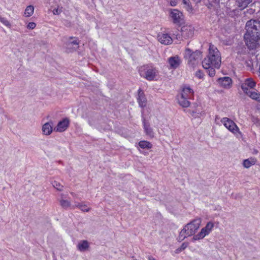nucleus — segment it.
Wrapping results in <instances>:
<instances>
[{
    "label": "nucleus",
    "mask_w": 260,
    "mask_h": 260,
    "mask_svg": "<svg viewBox=\"0 0 260 260\" xmlns=\"http://www.w3.org/2000/svg\"><path fill=\"white\" fill-rule=\"evenodd\" d=\"M244 36L245 43L249 49H253L260 43V23L251 19L246 22Z\"/></svg>",
    "instance_id": "nucleus-1"
},
{
    "label": "nucleus",
    "mask_w": 260,
    "mask_h": 260,
    "mask_svg": "<svg viewBox=\"0 0 260 260\" xmlns=\"http://www.w3.org/2000/svg\"><path fill=\"white\" fill-rule=\"evenodd\" d=\"M221 64V55L217 48L214 45L210 44L209 48V53L207 57L202 61V66L204 68H209L210 66L219 69Z\"/></svg>",
    "instance_id": "nucleus-2"
},
{
    "label": "nucleus",
    "mask_w": 260,
    "mask_h": 260,
    "mask_svg": "<svg viewBox=\"0 0 260 260\" xmlns=\"http://www.w3.org/2000/svg\"><path fill=\"white\" fill-rule=\"evenodd\" d=\"M139 73L141 77L147 80L152 81L156 77L157 71L155 68L147 64L140 68Z\"/></svg>",
    "instance_id": "nucleus-3"
},
{
    "label": "nucleus",
    "mask_w": 260,
    "mask_h": 260,
    "mask_svg": "<svg viewBox=\"0 0 260 260\" xmlns=\"http://www.w3.org/2000/svg\"><path fill=\"white\" fill-rule=\"evenodd\" d=\"M201 223V219L197 218L187 223L183 228L184 231L186 232L188 236L193 235L199 229Z\"/></svg>",
    "instance_id": "nucleus-4"
},
{
    "label": "nucleus",
    "mask_w": 260,
    "mask_h": 260,
    "mask_svg": "<svg viewBox=\"0 0 260 260\" xmlns=\"http://www.w3.org/2000/svg\"><path fill=\"white\" fill-rule=\"evenodd\" d=\"M202 52L200 51L196 50L192 51L189 48H186L184 54V58L188 61V63L193 65L196 63V60L200 59Z\"/></svg>",
    "instance_id": "nucleus-5"
},
{
    "label": "nucleus",
    "mask_w": 260,
    "mask_h": 260,
    "mask_svg": "<svg viewBox=\"0 0 260 260\" xmlns=\"http://www.w3.org/2000/svg\"><path fill=\"white\" fill-rule=\"evenodd\" d=\"M221 122L226 128L233 134L240 133L238 127L232 120L227 117H224L221 119Z\"/></svg>",
    "instance_id": "nucleus-6"
},
{
    "label": "nucleus",
    "mask_w": 260,
    "mask_h": 260,
    "mask_svg": "<svg viewBox=\"0 0 260 260\" xmlns=\"http://www.w3.org/2000/svg\"><path fill=\"white\" fill-rule=\"evenodd\" d=\"M170 16L174 24L180 25L183 20L184 16L181 12L177 9H171Z\"/></svg>",
    "instance_id": "nucleus-7"
},
{
    "label": "nucleus",
    "mask_w": 260,
    "mask_h": 260,
    "mask_svg": "<svg viewBox=\"0 0 260 260\" xmlns=\"http://www.w3.org/2000/svg\"><path fill=\"white\" fill-rule=\"evenodd\" d=\"M194 32V28L191 25L186 24L181 28V36L185 39H189L193 37Z\"/></svg>",
    "instance_id": "nucleus-8"
},
{
    "label": "nucleus",
    "mask_w": 260,
    "mask_h": 260,
    "mask_svg": "<svg viewBox=\"0 0 260 260\" xmlns=\"http://www.w3.org/2000/svg\"><path fill=\"white\" fill-rule=\"evenodd\" d=\"M256 85V83L251 79L248 78L245 80L244 82L241 84V88L243 92L246 94L252 90Z\"/></svg>",
    "instance_id": "nucleus-9"
},
{
    "label": "nucleus",
    "mask_w": 260,
    "mask_h": 260,
    "mask_svg": "<svg viewBox=\"0 0 260 260\" xmlns=\"http://www.w3.org/2000/svg\"><path fill=\"white\" fill-rule=\"evenodd\" d=\"M69 120L68 118H64L58 123L54 130L56 132H62L69 127Z\"/></svg>",
    "instance_id": "nucleus-10"
},
{
    "label": "nucleus",
    "mask_w": 260,
    "mask_h": 260,
    "mask_svg": "<svg viewBox=\"0 0 260 260\" xmlns=\"http://www.w3.org/2000/svg\"><path fill=\"white\" fill-rule=\"evenodd\" d=\"M157 39L158 41L161 44L165 45H169L171 44L172 42V39L167 34H160L157 36Z\"/></svg>",
    "instance_id": "nucleus-11"
},
{
    "label": "nucleus",
    "mask_w": 260,
    "mask_h": 260,
    "mask_svg": "<svg viewBox=\"0 0 260 260\" xmlns=\"http://www.w3.org/2000/svg\"><path fill=\"white\" fill-rule=\"evenodd\" d=\"M79 42L77 39L73 37H70L69 40L66 43L67 47L69 49L76 50L79 47Z\"/></svg>",
    "instance_id": "nucleus-12"
},
{
    "label": "nucleus",
    "mask_w": 260,
    "mask_h": 260,
    "mask_svg": "<svg viewBox=\"0 0 260 260\" xmlns=\"http://www.w3.org/2000/svg\"><path fill=\"white\" fill-rule=\"evenodd\" d=\"M218 82L221 86L225 88H230L232 86V79L229 77H224L219 78Z\"/></svg>",
    "instance_id": "nucleus-13"
},
{
    "label": "nucleus",
    "mask_w": 260,
    "mask_h": 260,
    "mask_svg": "<svg viewBox=\"0 0 260 260\" xmlns=\"http://www.w3.org/2000/svg\"><path fill=\"white\" fill-rule=\"evenodd\" d=\"M137 101L140 107L141 108H144L146 106L147 100L144 92L141 89H139L138 90Z\"/></svg>",
    "instance_id": "nucleus-14"
},
{
    "label": "nucleus",
    "mask_w": 260,
    "mask_h": 260,
    "mask_svg": "<svg viewBox=\"0 0 260 260\" xmlns=\"http://www.w3.org/2000/svg\"><path fill=\"white\" fill-rule=\"evenodd\" d=\"M52 122H48L45 123L43 126L42 128L43 134L45 135H50L52 132L53 127H52Z\"/></svg>",
    "instance_id": "nucleus-15"
},
{
    "label": "nucleus",
    "mask_w": 260,
    "mask_h": 260,
    "mask_svg": "<svg viewBox=\"0 0 260 260\" xmlns=\"http://www.w3.org/2000/svg\"><path fill=\"white\" fill-rule=\"evenodd\" d=\"M180 96L184 97L185 98H188L189 99H191L193 96V91L189 87H184L183 88L182 90V92Z\"/></svg>",
    "instance_id": "nucleus-16"
},
{
    "label": "nucleus",
    "mask_w": 260,
    "mask_h": 260,
    "mask_svg": "<svg viewBox=\"0 0 260 260\" xmlns=\"http://www.w3.org/2000/svg\"><path fill=\"white\" fill-rule=\"evenodd\" d=\"M61 198L59 200V204L62 208L67 209L68 208L74 209L75 206V205L72 206L71 203L70 201L64 199L62 197L63 194H61Z\"/></svg>",
    "instance_id": "nucleus-17"
},
{
    "label": "nucleus",
    "mask_w": 260,
    "mask_h": 260,
    "mask_svg": "<svg viewBox=\"0 0 260 260\" xmlns=\"http://www.w3.org/2000/svg\"><path fill=\"white\" fill-rule=\"evenodd\" d=\"M168 63L172 68H177L180 63V60L178 56L171 57L168 59Z\"/></svg>",
    "instance_id": "nucleus-18"
},
{
    "label": "nucleus",
    "mask_w": 260,
    "mask_h": 260,
    "mask_svg": "<svg viewBox=\"0 0 260 260\" xmlns=\"http://www.w3.org/2000/svg\"><path fill=\"white\" fill-rule=\"evenodd\" d=\"M143 125L146 134L150 138H153L154 133L152 129L150 127L149 123L146 122L145 119H143Z\"/></svg>",
    "instance_id": "nucleus-19"
},
{
    "label": "nucleus",
    "mask_w": 260,
    "mask_h": 260,
    "mask_svg": "<svg viewBox=\"0 0 260 260\" xmlns=\"http://www.w3.org/2000/svg\"><path fill=\"white\" fill-rule=\"evenodd\" d=\"M77 247L79 251L83 252L89 249V243L87 240H82L78 243Z\"/></svg>",
    "instance_id": "nucleus-20"
},
{
    "label": "nucleus",
    "mask_w": 260,
    "mask_h": 260,
    "mask_svg": "<svg viewBox=\"0 0 260 260\" xmlns=\"http://www.w3.org/2000/svg\"><path fill=\"white\" fill-rule=\"evenodd\" d=\"M246 94L253 100L260 103V92L255 89H253L246 93Z\"/></svg>",
    "instance_id": "nucleus-21"
},
{
    "label": "nucleus",
    "mask_w": 260,
    "mask_h": 260,
    "mask_svg": "<svg viewBox=\"0 0 260 260\" xmlns=\"http://www.w3.org/2000/svg\"><path fill=\"white\" fill-rule=\"evenodd\" d=\"M253 0H237V6L241 9L243 10L247 8L249 4L252 2Z\"/></svg>",
    "instance_id": "nucleus-22"
},
{
    "label": "nucleus",
    "mask_w": 260,
    "mask_h": 260,
    "mask_svg": "<svg viewBox=\"0 0 260 260\" xmlns=\"http://www.w3.org/2000/svg\"><path fill=\"white\" fill-rule=\"evenodd\" d=\"M209 233L208 232L203 228L201 232L198 234L194 235L193 237V240H198L203 239L206 235H208Z\"/></svg>",
    "instance_id": "nucleus-23"
},
{
    "label": "nucleus",
    "mask_w": 260,
    "mask_h": 260,
    "mask_svg": "<svg viewBox=\"0 0 260 260\" xmlns=\"http://www.w3.org/2000/svg\"><path fill=\"white\" fill-rule=\"evenodd\" d=\"M188 98L180 96L178 98V102L180 106L183 107H188L190 105V102H189Z\"/></svg>",
    "instance_id": "nucleus-24"
},
{
    "label": "nucleus",
    "mask_w": 260,
    "mask_h": 260,
    "mask_svg": "<svg viewBox=\"0 0 260 260\" xmlns=\"http://www.w3.org/2000/svg\"><path fill=\"white\" fill-rule=\"evenodd\" d=\"M34 12V7L31 5L27 6L24 11V15L26 17L31 16Z\"/></svg>",
    "instance_id": "nucleus-25"
},
{
    "label": "nucleus",
    "mask_w": 260,
    "mask_h": 260,
    "mask_svg": "<svg viewBox=\"0 0 260 260\" xmlns=\"http://www.w3.org/2000/svg\"><path fill=\"white\" fill-rule=\"evenodd\" d=\"M139 145L142 149H150L152 147V144L146 141H141L139 143Z\"/></svg>",
    "instance_id": "nucleus-26"
},
{
    "label": "nucleus",
    "mask_w": 260,
    "mask_h": 260,
    "mask_svg": "<svg viewBox=\"0 0 260 260\" xmlns=\"http://www.w3.org/2000/svg\"><path fill=\"white\" fill-rule=\"evenodd\" d=\"M75 207H78L84 212H88L90 210V208L88 207L87 205L82 203H75Z\"/></svg>",
    "instance_id": "nucleus-27"
},
{
    "label": "nucleus",
    "mask_w": 260,
    "mask_h": 260,
    "mask_svg": "<svg viewBox=\"0 0 260 260\" xmlns=\"http://www.w3.org/2000/svg\"><path fill=\"white\" fill-rule=\"evenodd\" d=\"M254 164L255 161L254 159H247L243 161V165L245 168H248Z\"/></svg>",
    "instance_id": "nucleus-28"
},
{
    "label": "nucleus",
    "mask_w": 260,
    "mask_h": 260,
    "mask_svg": "<svg viewBox=\"0 0 260 260\" xmlns=\"http://www.w3.org/2000/svg\"><path fill=\"white\" fill-rule=\"evenodd\" d=\"M0 22H2L4 25L8 27V28H11V24L6 18L3 17L0 15Z\"/></svg>",
    "instance_id": "nucleus-29"
},
{
    "label": "nucleus",
    "mask_w": 260,
    "mask_h": 260,
    "mask_svg": "<svg viewBox=\"0 0 260 260\" xmlns=\"http://www.w3.org/2000/svg\"><path fill=\"white\" fill-rule=\"evenodd\" d=\"M186 234V232L184 231V229H183L181 232H180L178 238V240L179 241H183L186 237H188Z\"/></svg>",
    "instance_id": "nucleus-30"
},
{
    "label": "nucleus",
    "mask_w": 260,
    "mask_h": 260,
    "mask_svg": "<svg viewBox=\"0 0 260 260\" xmlns=\"http://www.w3.org/2000/svg\"><path fill=\"white\" fill-rule=\"evenodd\" d=\"M210 68H205L206 70H208L207 72L208 73V75L210 77H213L215 74V70L214 69V67L213 66H210Z\"/></svg>",
    "instance_id": "nucleus-31"
},
{
    "label": "nucleus",
    "mask_w": 260,
    "mask_h": 260,
    "mask_svg": "<svg viewBox=\"0 0 260 260\" xmlns=\"http://www.w3.org/2000/svg\"><path fill=\"white\" fill-rule=\"evenodd\" d=\"M53 186L54 188H55L57 190L61 191L62 190L63 186L61 185L59 183L57 182L56 181H54L52 183Z\"/></svg>",
    "instance_id": "nucleus-32"
},
{
    "label": "nucleus",
    "mask_w": 260,
    "mask_h": 260,
    "mask_svg": "<svg viewBox=\"0 0 260 260\" xmlns=\"http://www.w3.org/2000/svg\"><path fill=\"white\" fill-rule=\"evenodd\" d=\"M213 227L214 223L212 222H209L207 223L206 226L204 227V229H205L208 232V233H210Z\"/></svg>",
    "instance_id": "nucleus-33"
},
{
    "label": "nucleus",
    "mask_w": 260,
    "mask_h": 260,
    "mask_svg": "<svg viewBox=\"0 0 260 260\" xmlns=\"http://www.w3.org/2000/svg\"><path fill=\"white\" fill-rule=\"evenodd\" d=\"M36 26V24L35 22H29L27 25V28L29 29H33Z\"/></svg>",
    "instance_id": "nucleus-34"
},
{
    "label": "nucleus",
    "mask_w": 260,
    "mask_h": 260,
    "mask_svg": "<svg viewBox=\"0 0 260 260\" xmlns=\"http://www.w3.org/2000/svg\"><path fill=\"white\" fill-rule=\"evenodd\" d=\"M196 76L199 79H202L204 76V74L201 70H199L196 73Z\"/></svg>",
    "instance_id": "nucleus-35"
},
{
    "label": "nucleus",
    "mask_w": 260,
    "mask_h": 260,
    "mask_svg": "<svg viewBox=\"0 0 260 260\" xmlns=\"http://www.w3.org/2000/svg\"><path fill=\"white\" fill-rule=\"evenodd\" d=\"M188 246L187 243H183L180 246V247L178 249L180 251L183 250L185 249Z\"/></svg>",
    "instance_id": "nucleus-36"
},
{
    "label": "nucleus",
    "mask_w": 260,
    "mask_h": 260,
    "mask_svg": "<svg viewBox=\"0 0 260 260\" xmlns=\"http://www.w3.org/2000/svg\"><path fill=\"white\" fill-rule=\"evenodd\" d=\"M177 0H171L170 2V5L171 6L174 7L177 5Z\"/></svg>",
    "instance_id": "nucleus-37"
},
{
    "label": "nucleus",
    "mask_w": 260,
    "mask_h": 260,
    "mask_svg": "<svg viewBox=\"0 0 260 260\" xmlns=\"http://www.w3.org/2000/svg\"><path fill=\"white\" fill-rule=\"evenodd\" d=\"M60 12H61V10H59L58 9H54L53 10V13L55 15H58L60 13Z\"/></svg>",
    "instance_id": "nucleus-38"
},
{
    "label": "nucleus",
    "mask_w": 260,
    "mask_h": 260,
    "mask_svg": "<svg viewBox=\"0 0 260 260\" xmlns=\"http://www.w3.org/2000/svg\"><path fill=\"white\" fill-rule=\"evenodd\" d=\"M206 6L210 10H211V9H213L214 8V5L212 3H209L208 4H207L206 5Z\"/></svg>",
    "instance_id": "nucleus-39"
},
{
    "label": "nucleus",
    "mask_w": 260,
    "mask_h": 260,
    "mask_svg": "<svg viewBox=\"0 0 260 260\" xmlns=\"http://www.w3.org/2000/svg\"><path fill=\"white\" fill-rule=\"evenodd\" d=\"M258 15L257 20H254L255 21H258L260 23V11L258 12Z\"/></svg>",
    "instance_id": "nucleus-40"
},
{
    "label": "nucleus",
    "mask_w": 260,
    "mask_h": 260,
    "mask_svg": "<svg viewBox=\"0 0 260 260\" xmlns=\"http://www.w3.org/2000/svg\"><path fill=\"white\" fill-rule=\"evenodd\" d=\"M188 0H183V3L184 4L188 5H189Z\"/></svg>",
    "instance_id": "nucleus-41"
},
{
    "label": "nucleus",
    "mask_w": 260,
    "mask_h": 260,
    "mask_svg": "<svg viewBox=\"0 0 260 260\" xmlns=\"http://www.w3.org/2000/svg\"><path fill=\"white\" fill-rule=\"evenodd\" d=\"M148 260H156L155 258H154L153 257L151 256H148Z\"/></svg>",
    "instance_id": "nucleus-42"
},
{
    "label": "nucleus",
    "mask_w": 260,
    "mask_h": 260,
    "mask_svg": "<svg viewBox=\"0 0 260 260\" xmlns=\"http://www.w3.org/2000/svg\"><path fill=\"white\" fill-rule=\"evenodd\" d=\"M187 7H188L187 10H191L192 9L191 6H190L189 4L187 5Z\"/></svg>",
    "instance_id": "nucleus-43"
}]
</instances>
